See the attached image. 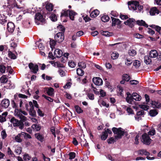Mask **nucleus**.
Masks as SVG:
<instances>
[{
	"label": "nucleus",
	"instance_id": "3",
	"mask_svg": "<svg viewBox=\"0 0 161 161\" xmlns=\"http://www.w3.org/2000/svg\"><path fill=\"white\" fill-rule=\"evenodd\" d=\"M25 108L27 111H29L30 114L32 116L34 117L36 115V111L34 110V107L31 102H29V105L25 104Z\"/></svg>",
	"mask_w": 161,
	"mask_h": 161
},
{
	"label": "nucleus",
	"instance_id": "14",
	"mask_svg": "<svg viewBox=\"0 0 161 161\" xmlns=\"http://www.w3.org/2000/svg\"><path fill=\"white\" fill-rule=\"evenodd\" d=\"M54 55L56 57L59 58L63 55L62 52L59 49H56L54 52Z\"/></svg>",
	"mask_w": 161,
	"mask_h": 161
},
{
	"label": "nucleus",
	"instance_id": "54",
	"mask_svg": "<svg viewBox=\"0 0 161 161\" xmlns=\"http://www.w3.org/2000/svg\"><path fill=\"white\" fill-rule=\"evenodd\" d=\"M133 65L136 68L139 67L140 65V61L137 60H135L133 63Z\"/></svg>",
	"mask_w": 161,
	"mask_h": 161
},
{
	"label": "nucleus",
	"instance_id": "50",
	"mask_svg": "<svg viewBox=\"0 0 161 161\" xmlns=\"http://www.w3.org/2000/svg\"><path fill=\"white\" fill-rule=\"evenodd\" d=\"M75 109L76 111L78 114H80L82 113L83 110L81 108L79 107L78 106L76 105L75 106Z\"/></svg>",
	"mask_w": 161,
	"mask_h": 161
},
{
	"label": "nucleus",
	"instance_id": "20",
	"mask_svg": "<svg viewBox=\"0 0 161 161\" xmlns=\"http://www.w3.org/2000/svg\"><path fill=\"white\" fill-rule=\"evenodd\" d=\"M151 105L153 108H159L161 107V103L158 101H152Z\"/></svg>",
	"mask_w": 161,
	"mask_h": 161
},
{
	"label": "nucleus",
	"instance_id": "27",
	"mask_svg": "<svg viewBox=\"0 0 161 161\" xmlns=\"http://www.w3.org/2000/svg\"><path fill=\"white\" fill-rule=\"evenodd\" d=\"M136 23L139 25L143 26L146 27H148V25L146 23L145 21L142 20L137 21Z\"/></svg>",
	"mask_w": 161,
	"mask_h": 161
},
{
	"label": "nucleus",
	"instance_id": "16",
	"mask_svg": "<svg viewBox=\"0 0 161 161\" xmlns=\"http://www.w3.org/2000/svg\"><path fill=\"white\" fill-rule=\"evenodd\" d=\"M127 97H126V100L127 103L130 104H131L134 98L133 97L129 92H127L126 93Z\"/></svg>",
	"mask_w": 161,
	"mask_h": 161
},
{
	"label": "nucleus",
	"instance_id": "52",
	"mask_svg": "<svg viewBox=\"0 0 161 161\" xmlns=\"http://www.w3.org/2000/svg\"><path fill=\"white\" fill-rule=\"evenodd\" d=\"M22 134V135H23V137H24L25 139H31V136L26 133L22 132L21 134Z\"/></svg>",
	"mask_w": 161,
	"mask_h": 161
},
{
	"label": "nucleus",
	"instance_id": "61",
	"mask_svg": "<svg viewBox=\"0 0 161 161\" xmlns=\"http://www.w3.org/2000/svg\"><path fill=\"white\" fill-rule=\"evenodd\" d=\"M98 102L99 104H101L103 106H105L106 108H108L109 106V105L107 104L104 101L100 102L99 101H98Z\"/></svg>",
	"mask_w": 161,
	"mask_h": 161
},
{
	"label": "nucleus",
	"instance_id": "17",
	"mask_svg": "<svg viewBox=\"0 0 161 161\" xmlns=\"http://www.w3.org/2000/svg\"><path fill=\"white\" fill-rule=\"evenodd\" d=\"M159 13V11L157 8L155 7H153L151 8L150 11V14L151 15L153 16L155 15L156 14H158Z\"/></svg>",
	"mask_w": 161,
	"mask_h": 161
},
{
	"label": "nucleus",
	"instance_id": "5",
	"mask_svg": "<svg viewBox=\"0 0 161 161\" xmlns=\"http://www.w3.org/2000/svg\"><path fill=\"white\" fill-rule=\"evenodd\" d=\"M151 139L150 138L148 135L146 133H144L142 136V142L146 145H149L151 141Z\"/></svg>",
	"mask_w": 161,
	"mask_h": 161
},
{
	"label": "nucleus",
	"instance_id": "18",
	"mask_svg": "<svg viewBox=\"0 0 161 161\" xmlns=\"http://www.w3.org/2000/svg\"><path fill=\"white\" fill-rule=\"evenodd\" d=\"M158 55L157 51L155 50H152L149 53V56L151 58H155Z\"/></svg>",
	"mask_w": 161,
	"mask_h": 161
},
{
	"label": "nucleus",
	"instance_id": "39",
	"mask_svg": "<svg viewBox=\"0 0 161 161\" xmlns=\"http://www.w3.org/2000/svg\"><path fill=\"white\" fill-rule=\"evenodd\" d=\"M108 135L106 131L103 132L101 136V139L103 140H105L107 138Z\"/></svg>",
	"mask_w": 161,
	"mask_h": 161
},
{
	"label": "nucleus",
	"instance_id": "55",
	"mask_svg": "<svg viewBox=\"0 0 161 161\" xmlns=\"http://www.w3.org/2000/svg\"><path fill=\"white\" fill-rule=\"evenodd\" d=\"M101 33L103 35L106 36H109L111 35V34L108 31H102Z\"/></svg>",
	"mask_w": 161,
	"mask_h": 161
},
{
	"label": "nucleus",
	"instance_id": "25",
	"mask_svg": "<svg viewBox=\"0 0 161 161\" xmlns=\"http://www.w3.org/2000/svg\"><path fill=\"white\" fill-rule=\"evenodd\" d=\"M99 14V11L97 9H95L90 14V16L91 17L94 18L97 17Z\"/></svg>",
	"mask_w": 161,
	"mask_h": 161
},
{
	"label": "nucleus",
	"instance_id": "19",
	"mask_svg": "<svg viewBox=\"0 0 161 161\" xmlns=\"http://www.w3.org/2000/svg\"><path fill=\"white\" fill-rule=\"evenodd\" d=\"M8 4H9V5L11 6L12 7H16L18 8H20L19 6L17 5L15 0H9Z\"/></svg>",
	"mask_w": 161,
	"mask_h": 161
},
{
	"label": "nucleus",
	"instance_id": "6",
	"mask_svg": "<svg viewBox=\"0 0 161 161\" xmlns=\"http://www.w3.org/2000/svg\"><path fill=\"white\" fill-rule=\"evenodd\" d=\"M138 4V2L136 1L129 2L128 3V8L130 10H136L137 6Z\"/></svg>",
	"mask_w": 161,
	"mask_h": 161
},
{
	"label": "nucleus",
	"instance_id": "29",
	"mask_svg": "<svg viewBox=\"0 0 161 161\" xmlns=\"http://www.w3.org/2000/svg\"><path fill=\"white\" fill-rule=\"evenodd\" d=\"M138 153L139 154L141 155H145L146 156H149L150 155V153L145 149H142L139 150Z\"/></svg>",
	"mask_w": 161,
	"mask_h": 161
},
{
	"label": "nucleus",
	"instance_id": "45",
	"mask_svg": "<svg viewBox=\"0 0 161 161\" xmlns=\"http://www.w3.org/2000/svg\"><path fill=\"white\" fill-rule=\"evenodd\" d=\"M56 41H55L53 40H50V47L52 49L56 45Z\"/></svg>",
	"mask_w": 161,
	"mask_h": 161
},
{
	"label": "nucleus",
	"instance_id": "53",
	"mask_svg": "<svg viewBox=\"0 0 161 161\" xmlns=\"http://www.w3.org/2000/svg\"><path fill=\"white\" fill-rule=\"evenodd\" d=\"M116 140L113 137H111L107 140V142L108 144H113L116 141Z\"/></svg>",
	"mask_w": 161,
	"mask_h": 161
},
{
	"label": "nucleus",
	"instance_id": "49",
	"mask_svg": "<svg viewBox=\"0 0 161 161\" xmlns=\"http://www.w3.org/2000/svg\"><path fill=\"white\" fill-rule=\"evenodd\" d=\"M50 18L53 21H55L57 20V17L54 14H52L50 16Z\"/></svg>",
	"mask_w": 161,
	"mask_h": 161
},
{
	"label": "nucleus",
	"instance_id": "63",
	"mask_svg": "<svg viewBox=\"0 0 161 161\" xmlns=\"http://www.w3.org/2000/svg\"><path fill=\"white\" fill-rule=\"evenodd\" d=\"M139 106L141 108L145 110H148L149 108L148 106L145 105H139Z\"/></svg>",
	"mask_w": 161,
	"mask_h": 161
},
{
	"label": "nucleus",
	"instance_id": "38",
	"mask_svg": "<svg viewBox=\"0 0 161 161\" xmlns=\"http://www.w3.org/2000/svg\"><path fill=\"white\" fill-rule=\"evenodd\" d=\"M128 53L130 56H134L136 54V52L135 50L133 49H130L129 50Z\"/></svg>",
	"mask_w": 161,
	"mask_h": 161
},
{
	"label": "nucleus",
	"instance_id": "36",
	"mask_svg": "<svg viewBox=\"0 0 161 161\" xmlns=\"http://www.w3.org/2000/svg\"><path fill=\"white\" fill-rule=\"evenodd\" d=\"M36 137L39 141L42 142L44 139V136L39 133H37L35 134Z\"/></svg>",
	"mask_w": 161,
	"mask_h": 161
},
{
	"label": "nucleus",
	"instance_id": "43",
	"mask_svg": "<svg viewBox=\"0 0 161 161\" xmlns=\"http://www.w3.org/2000/svg\"><path fill=\"white\" fill-rule=\"evenodd\" d=\"M77 74L80 76H82L84 74V71L80 68H77L76 69Z\"/></svg>",
	"mask_w": 161,
	"mask_h": 161
},
{
	"label": "nucleus",
	"instance_id": "34",
	"mask_svg": "<svg viewBox=\"0 0 161 161\" xmlns=\"http://www.w3.org/2000/svg\"><path fill=\"white\" fill-rule=\"evenodd\" d=\"M47 93L49 96H53L54 94L53 89L52 87L49 88L47 91Z\"/></svg>",
	"mask_w": 161,
	"mask_h": 161
},
{
	"label": "nucleus",
	"instance_id": "64",
	"mask_svg": "<svg viewBox=\"0 0 161 161\" xmlns=\"http://www.w3.org/2000/svg\"><path fill=\"white\" fill-rule=\"evenodd\" d=\"M87 97H88L89 99L91 100H93L94 99V95L92 93H88L87 94Z\"/></svg>",
	"mask_w": 161,
	"mask_h": 161
},
{
	"label": "nucleus",
	"instance_id": "37",
	"mask_svg": "<svg viewBox=\"0 0 161 161\" xmlns=\"http://www.w3.org/2000/svg\"><path fill=\"white\" fill-rule=\"evenodd\" d=\"M0 81L2 83H6L8 81V78L5 75H3L0 78Z\"/></svg>",
	"mask_w": 161,
	"mask_h": 161
},
{
	"label": "nucleus",
	"instance_id": "59",
	"mask_svg": "<svg viewBox=\"0 0 161 161\" xmlns=\"http://www.w3.org/2000/svg\"><path fill=\"white\" fill-rule=\"evenodd\" d=\"M6 67L3 65H0V72L2 73H5L6 70Z\"/></svg>",
	"mask_w": 161,
	"mask_h": 161
},
{
	"label": "nucleus",
	"instance_id": "10",
	"mask_svg": "<svg viewBox=\"0 0 161 161\" xmlns=\"http://www.w3.org/2000/svg\"><path fill=\"white\" fill-rule=\"evenodd\" d=\"M14 28L15 26L13 23L10 22L8 23L7 29L9 32H13L14 30Z\"/></svg>",
	"mask_w": 161,
	"mask_h": 161
},
{
	"label": "nucleus",
	"instance_id": "22",
	"mask_svg": "<svg viewBox=\"0 0 161 161\" xmlns=\"http://www.w3.org/2000/svg\"><path fill=\"white\" fill-rule=\"evenodd\" d=\"M76 14H77L73 11L71 10L69 11V17L71 20H74V16Z\"/></svg>",
	"mask_w": 161,
	"mask_h": 161
},
{
	"label": "nucleus",
	"instance_id": "62",
	"mask_svg": "<svg viewBox=\"0 0 161 161\" xmlns=\"http://www.w3.org/2000/svg\"><path fill=\"white\" fill-rule=\"evenodd\" d=\"M58 72L60 75L62 76H64L65 75L66 73L65 71L62 69H59L58 70Z\"/></svg>",
	"mask_w": 161,
	"mask_h": 161
},
{
	"label": "nucleus",
	"instance_id": "31",
	"mask_svg": "<svg viewBox=\"0 0 161 161\" xmlns=\"http://www.w3.org/2000/svg\"><path fill=\"white\" fill-rule=\"evenodd\" d=\"M150 26L155 29V30L158 31L159 34H161V27H160L155 25H152Z\"/></svg>",
	"mask_w": 161,
	"mask_h": 161
},
{
	"label": "nucleus",
	"instance_id": "8",
	"mask_svg": "<svg viewBox=\"0 0 161 161\" xmlns=\"http://www.w3.org/2000/svg\"><path fill=\"white\" fill-rule=\"evenodd\" d=\"M29 67L31 71L34 73H36L38 70V66L37 64H34L32 63L29 64Z\"/></svg>",
	"mask_w": 161,
	"mask_h": 161
},
{
	"label": "nucleus",
	"instance_id": "46",
	"mask_svg": "<svg viewBox=\"0 0 161 161\" xmlns=\"http://www.w3.org/2000/svg\"><path fill=\"white\" fill-rule=\"evenodd\" d=\"M109 19V17L107 15L103 16L101 18L102 21L104 22L108 21Z\"/></svg>",
	"mask_w": 161,
	"mask_h": 161
},
{
	"label": "nucleus",
	"instance_id": "47",
	"mask_svg": "<svg viewBox=\"0 0 161 161\" xmlns=\"http://www.w3.org/2000/svg\"><path fill=\"white\" fill-rule=\"evenodd\" d=\"M122 79L126 81H128L130 79V77L128 75L124 74L122 76Z\"/></svg>",
	"mask_w": 161,
	"mask_h": 161
},
{
	"label": "nucleus",
	"instance_id": "15",
	"mask_svg": "<svg viewBox=\"0 0 161 161\" xmlns=\"http://www.w3.org/2000/svg\"><path fill=\"white\" fill-rule=\"evenodd\" d=\"M107 158L111 161H119L118 155H113L112 156L108 155Z\"/></svg>",
	"mask_w": 161,
	"mask_h": 161
},
{
	"label": "nucleus",
	"instance_id": "42",
	"mask_svg": "<svg viewBox=\"0 0 161 161\" xmlns=\"http://www.w3.org/2000/svg\"><path fill=\"white\" fill-rule=\"evenodd\" d=\"M119 54L115 52H113L111 54V58L113 59H117L119 56Z\"/></svg>",
	"mask_w": 161,
	"mask_h": 161
},
{
	"label": "nucleus",
	"instance_id": "41",
	"mask_svg": "<svg viewBox=\"0 0 161 161\" xmlns=\"http://www.w3.org/2000/svg\"><path fill=\"white\" fill-rule=\"evenodd\" d=\"M8 55L9 57L11 58V59H14L16 58V56L11 51H8Z\"/></svg>",
	"mask_w": 161,
	"mask_h": 161
},
{
	"label": "nucleus",
	"instance_id": "35",
	"mask_svg": "<svg viewBox=\"0 0 161 161\" xmlns=\"http://www.w3.org/2000/svg\"><path fill=\"white\" fill-rule=\"evenodd\" d=\"M6 22L5 20V17L3 14L0 15V23L2 24H3Z\"/></svg>",
	"mask_w": 161,
	"mask_h": 161
},
{
	"label": "nucleus",
	"instance_id": "56",
	"mask_svg": "<svg viewBox=\"0 0 161 161\" xmlns=\"http://www.w3.org/2000/svg\"><path fill=\"white\" fill-rule=\"evenodd\" d=\"M15 152L17 154H20L22 152V148L20 147H17L15 149Z\"/></svg>",
	"mask_w": 161,
	"mask_h": 161
},
{
	"label": "nucleus",
	"instance_id": "13",
	"mask_svg": "<svg viewBox=\"0 0 161 161\" xmlns=\"http://www.w3.org/2000/svg\"><path fill=\"white\" fill-rule=\"evenodd\" d=\"M21 132L15 136L14 140L16 142L20 143L22 142L23 139V136Z\"/></svg>",
	"mask_w": 161,
	"mask_h": 161
},
{
	"label": "nucleus",
	"instance_id": "24",
	"mask_svg": "<svg viewBox=\"0 0 161 161\" xmlns=\"http://www.w3.org/2000/svg\"><path fill=\"white\" fill-rule=\"evenodd\" d=\"M80 143L81 146L86 147L88 145V143L87 142L86 140L83 137H81L80 138Z\"/></svg>",
	"mask_w": 161,
	"mask_h": 161
},
{
	"label": "nucleus",
	"instance_id": "12",
	"mask_svg": "<svg viewBox=\"0 0 161 161\" xmlns=\"http://www.w3.org/2000/svg\"><path fill=\"white\" fill-rule=\"evenodd\" d=\"M135 21L134 19L130 18L126 21L124 22V24L126 25H129L130 27H132L134 25V23Z\"/></svg>",
	"mask_w": 161,
	"mask_h": 161
},
{
	"label": "nucleus",
	"instance_id": "33",
	"mask_svg": "<svg viewBox=\"0 0 161 161\" xmlns=\"http://www.w3.org/2000/svg\"><path fill=\"white\" fill-rule=\"evenodd\" d=\"M69 159L71 161H73V160H71L72 159L75 158V153L74 152H70L69 154ZM74 161H77V159H75Z\"/></svg>",
	"mask_w": 161,
	"mask_h": 161
},
{
	"label": "nucleus",
	"instance_id": "40",
	"mask_svg": "<svg viewBox=\"0 0 161 161\" xmlns=\"http://www.w3.org/2000/svg\"><path fill=\"white\" fill-rule=\"evenodd\" d=\"M158 114V112L155 110H151L149 112L150 115L152 117L155 116Z\"/></svg>",
	"mask_w": 161,
	"mask_h": 161
},
{
	"label": "nucleus",
	"instance_id": "58",
	"mask_svg": "<svg viewBox=\"0 0 161 161\" xmlns=\"http://www.w3.org/2000/svg\"><path fill=\"white\" fill-rule=\"evenodd\" d=\"M68 65L71 68H74L76 64L73 61L71 60L68 62Z\"/></svg>",
	"mask_w": 161,
	"mask_h": 161
},
{
	"label": "nucleus",
	"instance_id": "48",
	"mask_svg": "<svg viewBox=\"0 0 161 161\" xmlns=\"http://www.w3.org/2000/svg\"><path fill=\"white\" fill-rule=\"evenodd\" d=\"M69 11V10H62L61 13V17H62L63 16H68V15Z\"/></svg>",
	"mask_w": 161,
	"mask_h": 161
},
{
	"label": "nucleus",
	"instance_id": "21",
	"mask_svg": "<svg viewBox=\"0 0 161 161\" xmlns=\"http://www.w3.org/2000/svg\"><path fill=\"white\" fill-rule=\"evenodd\" d=\"M112 19V25L114 26L116 25H119L120 24V21L118 19H116L111 17Z\"/></svg>",
	"mask_w": 161,
	"mask_h": 161
},
{
	"label": "nucleus",
	"instance_id": "28",
	"mask_svg": "<svg viewBox=\"0 0 161 161\" xmlns=\"http://www.w3.org/2000/svg\"><path fill=\"white\" fill-rule=\"evenodd\" d=\"M41 40L40 39L39 41L36 42V45H38V47L40 50H43L44 48V46L43 45L42 43H40L39 41H41Z\"/></svg>",
	"mask_w": 161,
	"mask_h": 161
},
{
	"label": "nucleus",
	"instance_id": "57",
	"mask_svg": "<svg viewBox=\"0 0 161 161\" xmlns=\"http://www.w3.org/2000/svg\"><path fill=\"white\" fill-rule=\"evenodd\" d=\"M155 134V130L153 128H152L148 132V135L150 136H153Z\"/></svg>",
	"mask_w": 161,
	"mask_h": 161
},
{
	"label": "nucleus",
	"instance_id": "60",
	"mask_svg": "<svg viewBox=\"0 0 161 161\" xmlns=\"http://www.w3.org/2000/svg\"><path fill=\"white\" fill-rule=\"evenodd\" d=\"M78 66L81 68H85L86 67V64L84 62H80L78 63Z\"/></svg>",
	"mask_w": 161,
	"mask_h": 161
},
{
	"label": "nucleus",
	"instance_id": "7",
	"mask_svg": "<svg viewBox=\"0 0 161 161\" xmlns=\"http://www.w3.org/2000/svg\"><path fill=\"white\" fill-rule=\"evenodd\" d=\"M55 39L58 42H62L64 39V35L62 32L57 33L55 36Z\"/></svg>",
	"mask_w": 161,
	"mask_h": 161
},
{
	"label": "nucleus",
	"instance_id": "30",
	"mask_svg": "<svg viewBox=\"0 0 161 161\" xmlns=\"http://www.w3.org/2000/svg\"><path fill=\"white\" fill-rule=\"evenodd\" d=\"M144 61L146 64H148L150 63L152 60L150 57L148 56H145L144 57Z\"/></svg>",
	"mask_w": 161,
	"mask_h": 161
},
{
	"label": "nucleus",
	"instance_id": "44",
	"mask_svg": "<svg viewBox=\"0 0 161 161\" xmlns=\"http://www.w3.org/2000/svg\"><path fill=\"white\" fill-rule=\"evenodd\" d=\"M32 128L36 131H39L41 129V127L38 125L34 124L32 126Z\"/></svg>",
	"mask_w": 161,
	"mask_h": 161
},
{
	"label": "nucleus",
	"instance_id": "9",
	"mask_svg": "<svg viewBox=\"0 0 161 161\" xmlns=\"http://www.w3.org/2000/svg\"><path fill=\"white\" fill-rule=\"evenodd\" d=\"M92 81L94 84L97 86H101L103 84V80L98 77H94L92 79Z\"/></svg>",
	"mask_w": 161,
	"mask_h": 161
},
{
	"label": "nucleus",
	"instance_id": "11",
	"mask_svg": "<svg viewBox=\"0 0 161 161\" xmlns=\"http://www.w3.org/2000/svg\"><path fill=\"white\" fill-rule=\"evenodd\" d=\"M9 100L7 99H5L2 101L1 105L3 107L7 108L9 106Z\"/></svg>",
	"mask_w": 161,
	"mask_h": 161
},
{
	"label": "nucleus",
	"instance_id": "32",
	"mask_svg": "<svg viewBox=\"0 0 161 161\" xmlns=\"http://www.w3.org/2000/svg\"><path fill=\"white\" fill-rule=\"evenodd\" d=\"M133 62V61L130 58H126L125 59V64L128 66L131 65Z\"/></svg>",
	"mask_w": 161,
	"mask_h": 161
},
{
	"label": "nucleus",
	"instance_id": "4",
	"mask_svg": "<svg viewBox=\"0 0 161 161\" xmlns=\"http://www.w3.org/2000/svg\"><path fill=\"white\" fill-rule=\"evenodd\" d=\"M35 21L37 25L40 24V23H44L45 19L43 16L39 13H36L35 16Z\"/></svg>",
	"mask_w": 161,
	"mask_h": 161
},
{
	"label": "nucleus",
	"instance_id": "23",
	"mask_svg": "<svg viewBox=\"0 0 161 161\" xmlns=\"http://www.w3.org/2000/svg\"><path fill=\"white\" fill-rule=\"evenodd\" d=\"M53 6L50 3H47L46 6V8L47 10L49 11H51L53 10Z\"/></svg>",
	"mask_w": 161,
	"mask_h": 161
},
{
	"label": "nucleus",
	"instance_id": "51",
	"mask_svg": "<svg viewBox=\"0 0 161 161\" xmlns=\"http://www.w3.org/2000/svg\"><path fill=\"white\" fill-rule=\"evenodd\" d=\"M7 153L11 157H13L14 156V155L13 152L11 151L10 148L8 147L7 149Z\"/></svg>",
	"mask_w": 161,
	"mask_h": 161
},
{
	"label": "nucleus",
	"instance_id": "26",
	"mask_svg": "<svg viewBox=\"0 0 161 161\" xmlns=\"http://www.w3.org/2000/svg\"><path fill=\"white\" fill-rule=\"evenodd\" d=\"M132 96L136 101H140L141 99V97L136 93H133Z\"/></svg>",
	"mask_w": 161,
	"mask_h": 161
},
{
	"label": "nucleus",
	"instance_id": "1",
	"mask_svg": "<svg viewBox=\"0 0 161 161\" xmlns=\"http://www.w3.org/2000/svg\"><path fill=\"white\" fill-rule=\"evenodd\" d=\"M14 114L15 116L20 119L21 121L13 118L11 119V122L14 126H18L21 129H23L24 125L23 122L27 120L26 117L25 115H27V113L25 111L15 109L14 111Z\"/></svg>",
	"mask_w": 161,
	"mask_h": 161
},
{
	"label": "nucleus",
	"instance_id": "2",
	"mask_svg": "<svg viewBox=\"0 0 161 161\" xmlns=\"http://www.w3.org/2000/svg\"><path fill=\"white\" fill-rule=\"evenodd\" d=\"M112 130L115 135L114 137L116 140L121 138L124 134V130L121 128L113 127Z\"/></svg>",
	"mask_w": 161,
	"mask_h": 161
}]
</instances>
